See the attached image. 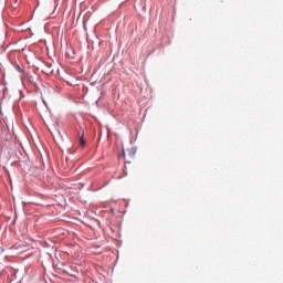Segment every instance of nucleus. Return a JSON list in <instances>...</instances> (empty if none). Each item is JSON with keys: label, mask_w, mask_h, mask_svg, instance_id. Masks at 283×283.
Segmentation results:
<instances>
[{"label": "nucleus", "mask_w": 283, "mask_h": 283, "mask_svg": "<svg viewBox=\"0 0 283 283\" xmlns=\"http://www.w3.org/2000/svg\"><path fill=\"white\" fill-rule=\"evenodd\" d=\"M80 145L81 147H85V139L83 138V134L80 137Z\"/></svg>", "instance_id": "obj_1"}, {"label": "nucleus", "mask_w": 283, "mask_h": 283, "mask_svg": "<svg viewBox=\"0 0 283 283\" xmlns=\"http://www.w3.org/2000/svg\"><path fill=\"white\" fill-rule=\"evenodd\" d=\"M18 70L19 72H23V69H21V66L18 65Z\"/></svg>", "instance_id": "obj_2"}, {"label": "nucleus", "mask_w": 283, "mask_h": 283, "mask_svg": "<svg viewBox=\"0 0 283 283\" xmlns=\"http://www.w3.org/2000/svg\"><path fill=\"white\" fill-rule=\"evenodd\" d=\"M0 114H1V104H0Z\"/></svg>", "instance_id": "obj_3"}]
</instances>
